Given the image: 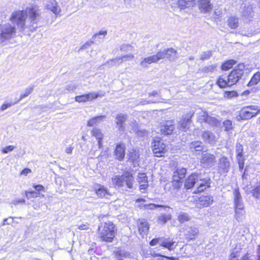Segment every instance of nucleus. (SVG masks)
I'll list each match as a JSON object with an SVG mask.
<instances>
[{"label":"nucleus","instance_id":"obj_1","mask_svg":"<svg viewBox=\"0 0 260 260\" xmlns=\"http://www.w3.org/2000/svg\"><path fill=\"white\" fill-rule=\"evenodd\" d=\"M10 20L15 24L20 31H34L42 24L43 18L37 7L26 8L25 11L13 12Z\"/></svg>","mask_w":260,"mask_h":260},{"label":"nucleus","instance_id":"obj_2","mask_svg":"<svg viewBox=\"0 0 260 260\" xmlns=\"http://www.w3.org/2000/svg\"><path fill=\"white\" fill-rule=\"evenodd\" d=\"M244 67V64H239L237 68L231 72L228 76H220L217 81V84L220 88L230 87L235 84L243 75Z\"/></svg>","mask_w":260,"mask_h":260},{"label":"nucleus","instance_id":"obj_3","mask_svg":"<svg viewBox=\"0 0 260 260\" xmlns=\"http://www.w3.org/2000/svg\"><path fill=\"white\" fill-rule=\"evenodd\" d=\"M116 234L115 226L111 221L105 222L99 227V237L102 241L112 242Z\"/></svg>","mask_w":260,"mask_h":260},{"label":"nucleus","instance_id":"obj_4","mask_svg":"<svg viewBox=\"0 0 260 260\" xmlns=\"http://www.w3.org/2000/svg\"><path fill=\"white\" fill-rule=\"evenodd\" d=\"M134 177L129 173H125L121 175H116L112 178L113 185L118 187H133Z\"/></svg>","mask_w":260,"mask_h":260},{"label":"nucleus","instance_id":"obj_5","mask_svg":"<svg viewBox=\"0 0 260 260\" xmlns=\"http://www.w3.org/2000/svg\"><path fill=\"white\" fill-rule=\"evenodd\" d=\"M16 34V28L11 24L7 23L0 25V41L2 43L14 38Z\"/></svg>","mask_w":260,"mask_h":260},{"label":"nucleus","instance_id":"obj_6","mask_svg":"<svg viewBox=\"0 0 260 260\" xmlns=\"http://www.w3.org/2000/svg\"><path fill=\"white\" fill-rule=\"evenodd\" d=\"M260 112V107L251 105L242 108L239 113V115L236 118L240 121L242 119H249L255 116Z\"/></svg>","mask_w":260,"mask_h":260},{"label":"nucleus","instance_id":"obj_7","mask_svg":"<svg viewBox=\"0 0 260 260\" xmlns=\"http://www.w3.org/2000/svg\"><path fill=\"white\" fill-rule=\"evenodd\" d=\"M186 173V170L185 168L178 169L174 172L172 183L174 188L178 189L181 186Z\"/></svg>","mask_w":260,"mask_h":260},{"label":"nucleus","instance_id":"obj_8","mask_svg":"<svg viewBox=\"0 0 260 260\" xmlns=\"http://www.w3.org/2000/svg\"><path fill=\"white\" fill-rule=\"evenodd\" d=\"M194 114L193 111H189L182 116V118L178 121L177 128L182 131L185 132L189 128L191 122V118Z\"/></svg>","mask_w":260,"mask_h":260},{"label":"nucleus","instance_id":"obj_9","mask_svg":"<svg viewBox=\"0 0 260 260\" xmlns=\"http://www.w3.org/2000/svg\"><path fill=\"white\" fill-rule=\"evenodd\" d=\"M134 57V54L132 53H128L113 58L110 60L108 61L105 64L108 65L109 67L118 66L124 61L132 60Z\"/></svg>","mask_w":260,"mask_h":260},{"label":"nucleus","instance_id":"obj_10","mask_svg":"<svg viewBox=\"0 0 260 260\" xmlns=\"http://www.w3.org/2000/svg\"><path fill=\"white\" fill-rule=\"evenodd\" d=\"M200 162L205 167L211 168L216 163V157L214 154L203 152L202 153Z\"/></svg>","mask_w":260,"mask_h":260},{"label":"nucleus","instance_id":"obj_11","mask_svg":"<svg viewBox=\"0 0 260 260\" xmlns=\"http://www.w3.org/2000/svg\"><path fill=\"white\" fill-rule=\"evenodd\" d=\"M152 151L156 157H161L167 151L166 145L160 140H154L152 143Z\"/></svg>","mask_w":260,"mask_h":260},{"label":"nucleus","instance_id":"obj_12","mask_svg":"<svg viewBox=\"0 0 260 260\" xmlns=\"http://www.w3.org/2000/svg\"><path fill=\"white\" fill-rule=\"evenodd\" d=\"M103 96H104V94H100L98 92H88L81 95L76 96L75 100L78 103H85L92 101L94 99Z\"/></svg>","mask_w":260,"mask_h":260},{"label":"nucleus","instance_id":"obj_13","mask_svg":"<svg viewBox=\"0 0 260 260\" xmlns=\"http://www.w3.org/2000/svg\"><path fill=\"white\" fill-rule=\"evenodd\" d=\"M174 128V122L172 120L163 121L160 123L159 125L161 133L165 135H171Z\"/></svg>","mask_w":260,"mask_h":260},{"label":"nucleus","instance_id":"obj_14","mask_svg":"<svg viewBox=\"0 0 260 260\" xmlns=\"http://www.w3.org/2000/svg\"><path fill=\"white\" fill-rule=\"evenodd\" d=\"M211 180L209 177L203 178L201 174H199V177L197 182L196 186L198 192H202L207 188L210 187Z\"/></svg>","mask_w":260,"mask_h":260},{"label":"nucleus","instance_id":"obj_15","mask_svg":"<svg viewBox=\"0 0 260 260\" xmlns=\"http://www.w3.org/2000/svg\"><path fill=\"white\" fill-rule=\"evenodd\" d=\"M199 120L201 122L204 121L212 126H216L218 123V121L216 118L209 116L206 111L201 112L199 115Z\"/></svg>","mask_w":260,"mask_h":260},{"label":"nucleus","instance_id":"obj_16","mask_svg":"<svg viewBox=\"0 0 260 260\" xmlns=\"http://www.w3.org/2000/svg\"><path fill=\"white\" fill-rule=\"evenodd\" d=\"M161 54L159 53L158 52L156 54L147 57H145L142 59L140 63V66L143 68H146L148 67V64H150L152 63H156L158 60L161 59Z\"/></svg>","mask_w":260,"mask_h":260},{"label":"nucleus","instance_id":"obj_17","mask_svg":"<svg viewBox=\"0 0 260 260\" xmlns=\"http://www.w3.org/2000/svg\"><path fill=\"white\" fill-rule=\"evenodd\" d=\"M159 53L161 54V59L166 58L171 61H173L178 57L176 50L172 48L165 49L162 51H159Z\"/></svg>","mask_w":260,"mask_h":260},{"label":"nucleus","instance_id":"obj_18","mask_svg":"<svg viewBox=\"0 0 260 260\" xmlns=\"http://www.w3.org/2000/svg\"><path fill=\"white\" fill-rule=\"evenodd\" d=\"M213 202V198L212 196H203L199 198L197 206L198 208H202L210 206Z\"/></svg>","mask_w":260,"mask_h":260},{"label":"nucleus","instance_id":"obj_19","mask_svg":"<svg viewBox=\"0 0 260 260\" xmlns=\"http://www.w3.org/2000/svg\"><path fill=\"white\" fill-rule=\"evenodd\" d=\"M199 177V174L198 173H194L191 174L186 179L184 186L186 189H190L197 185L198 179Z\"/></svg>","mask_w":260,"mask_h":260},{"label":"nucleus","instance_id":"obj_20","mask_svg":"<svg viewBox=\"0 0 260 260\" xmlns=\"http://www.w3.org/2000/svg\"><path fill=\"white\" fill-rule=\"evenodd\" d=\"M234 196L235 208L244 210V203L238 189H235L234 190Z\"/></svg>","mask_w":260,"mask_h":260},{"label":"nucleus","instance_id":"obj_21","mask_svg":"<svg viewBox=\"0 0 260 260\" xmlns=\"http://www.w3.org/2000/svg\"><path fill=\"white\" fill-rule=\"evenodd\" d=\"M230 167V162L226 157L223 156L219 160L218 168L221 173H227Z\"/></svg>","mask_w":260,"mask_h":260},{"label":"nucleus","instance_id":"obj_22","mask_svg":"<svg viewBox=\"0 0 260 260\" xmlns=\"http://www.w3.org/2000/svg\"><path fill=\"white\" fill-rule=\"evenodd\" d=\"M127 115L124 114H118L115 118L116 127L119 131H123L125 129V122L127 119Z\"/></svg>","mask_w":260,"mask_h":260},{"label":"nucleus","instance_id":"obj_23","mask_svg":"<svg viewBox=\"0 0 260 260\" xmlns=\"http://www.w3.org/2000/svg\"><path fill=\"white\" fill-rule=\"evenodd\" d=\"M94 190L96 194L101 198H108L111 196L107 188L102 185H97L94 188Z\"/></svg>","mask_w":260,"mask_h":260},{"label":"nucleus","instance_id":"obj_24","mask_svg":"<svg viewBox=\"0 0 260 260\" xmlns=\"http://www.w3.org/2000/svg\"><path fill=\"white\" fill-rule=\"evenodd\" d=\"M243 146L241 144L238 143L236 146V151L237 153V158L238 161L240 169H242L244 167V158L243 157Z\"/></svg>","mask_w":260,"mask_h":260},{"label":"nucleus","instance_id":"obj_25","mask_svg":"<svg viewBox=\"0 0 260 260\" xmlns=\"http://www.w3.org/2000/svg\"><path fill=\"white\" fill-rule=\"evenodd\" d=\"M125 145L123 143H120L116 146L114 153L116 159L122 160L125 156Z\"/></svg>","mask_w":260,"mask_h":260},{"label":"nucleus","instance_id":"obj_26","mask_svg":"<svg viewBox=\"0 0 260 260\" xmlns=\"http://www.w3.org/2000/svg\"><path fill=\"white\" fill-rule=\"evenodd\" d=\"M199 8L202 12L208 13L212 10V6L210 0H199Z\"/></svg>","mask_w":260,"mask_h":260},{"label":"nucleus","instance_id":"obj_27","mask_svg":"<svg viewBox=\"0 0 260 260\" xmlns=\"http://www.w3.org/2000/svg\"><path fill=\"white\" fill-rule=\"evenodd\" d=\"M137 181L140 184V189L145 190L148 186V180L147 177L145 173H139L138 175Z\"/></svg>","mask_w":260,"mask_h":260},{"label":"nucleus","instance_id":"obj_28","mask_svg":"<svg viewBox=\"0 0 260 260\" xmlns=\"http://www.w3.org/2000/svg\"><path fill=\"white\" fill-rule=\"evenodd\" d=\"M139 154L136 150H131L128 154L129 160L132 161L134 167L139 166Z\"/></svg>","mask_w":260,"mask_h":260},{"label":"nucleus","instance_id":"obj_29","mask_svg":"<svg viewBox=\"0 0 260 260\" xmlns=\"http://www.w3.org/2000/svg\"><path fill=\"white\" fill-rule=\"evenodd\" d=\"M203 140L211 144H214L216 138L215 135L210 131H205L202 134Z\"/></svg>","mask_w":260,"mask_h":260},{"label":"nucleus","instance_id":"obj_30","mask_svg":"<svg viewBox=\"0 0 260 260\" xmlns=\"http://www.w3.org/2000/svg\"><path fill=\"white\" fill-rule=\"evenodd\" d=\"M92 136L95 137L98 140V145L100 148L102 147V140L103 138V135L101 132V131L96 127L93 128L91 132Z\"/></svg>","mask_w":260,"mask_h":260},{"label":"nucleus","instance_id":"obj_31","mask_svg":"<svg viewBox=\"0 0 260 260\" xmlns=\"http://www.w3.org/2000/svg\"><path fill=\"white\" fill-rule=\"evenodd\" d=\"M174 243L175 242H174L173 240H171L169 238H161L160 246L164 247L169 250H172L175 248L174 246Z\"/></svg>","mask_w":260,"mask_h":260},{"label":"nucleus","instance_id":"obj_32","mask_svg":"<svg viewBox=\"0 0 260 260\" xmlns=\"http://www.w3.org/2000/svg\"><path fill=\"white\" fill-rule=\"evenodd\" d=\"M105 118V116L104 115L93 117L88 121L87 125L88 126H96L103 121Z\"/></svg>","mask_w":260,"mask_h":260},{"label":"nucleus","instance_id":"obj_33","mask_svg":"<svg viewBox=\"0 0 260 260\" xmlns=\"http://www.w3.org/2000/svg\"><path fill=\"white\" fill-rule=\"evenodd\" d=\"M139 233L141 235H146L149 230V224L145 220H141L138 224Z\"/></svg>","mask_w":260,"mask_h":260},{"label":"nucleus","instance_id":"obj_34","mask_svg":"<svg viewBox=\"0 0 260 260\" xmlns=\"http://www.w3.org/2000/svg\"><path fill=\"white\" fill-rule=\"evenodd\" d=\"M195 0H178V7L181 9H184L186 8L192 7L195 4Z\"/></svg>","mask_w":260,"mask_h":260},{"label":"nucleus","instance_id":"obj_35","mask_svg":"<svg viewBox=\"0 0 260 260\" xmlns=\"http://www.w3.org/2000/svg\"><path fill=\"white\" fill-rule=\"evenodd\" d=\"M227 23L228 26L232 29H235L238 27L239 25V21L238 18L234 16L230 17L228 20Z\"/></svg>","mask_w":260,"mask_h":260},{"label":"nucleus","instance_id":"obj_36","mask_svg":"<svg viewBox=\"0 0 260 260\" xmlns=\"http://www.w3.org/2000/svg\"><path fill=\"white\" fill-rule=\"evenodd\" d=\"M202 142L201 141H197L192 142L189 144V149L191 151H198L202 150Z\"/></svg>","mask_w":260,"mask_h":260},{"label":"nucleus","instance_id":"obj_37","mask_svg":"<svg viewBox=\"0 0 260 260\" xmlns=\"http://www.w3.org/2000/svg\"><path fill=\"white\" fill-rule=\"evenodd\" d=\"M199 230L196 227H191L186 235L187 238L190 240H193L195 237L198 236Z\"/></svg>","mask_w":260,"mask_h":260},{"label":"nucleus","instance_id":"obj_38","mask_svg":"<svg viewBox=\"0 0 260 260\" xmlns=\"http://www.w3.org/2000/svg\"><path fill=\"white\" fill-rule=\"evenodd\" d=\"M177 219L180 223L188 221L190 219V217L187 213L180 212L178 214Z\"/></svg>","mask_w":260,"mask_h":260},{"label":"nucleus","instance_id":"obj_39","mask_svg":"<svg viewBox=\"0 0 260 260\" xmlns=\"http://www.w3.org/2000/svg\"><path fill=\"white\" fill-rule=\"evenodd\" d=\"M172 218V215L171 214H161L160 215L158 218L157 220L158 222L160 223H162L163 224H165L166 223V222L171 220Z\"/></svg>","mask_w":260,"mask_h":260},{"label":"nucleus","instance_id":"obj_40","mask_svg":"<svg viewBox=\"0 0 260 260\" xmlns=\"http://www.w3.org/2000/svg\"><path fill=\"white\" fill-rule=\"evenodd\" d=\"M260 81V73L257 72L251 78L248 84V86H251L257 84Z\"/></svg>","mask_w":260,"mask_h":260},{"label":"nucleus","instance_id":"obj_41","mask_svg":"<svg viewBox=\"0 0 260 260\" xmlns=\"http://www.w3.org/2000/svg\"><path fill=\"white\" fill-rule=\"evenodd\" d=\"M51 4L53 5V7H50V10H51L55 15H58L61 12V9L58 6L57 3L55 0H51Z\"/></svg>","mask_w":260,"mask_h":260},{"label":"nucleus","instance_id":"obj_42","mask_svg":"<svg viewBox=\"0 0 260 260\" xmlns=\"http://www.w3.org/2000/svg\"><path fill=\"white\" fill-rule=\"evenodd\" d=\"M236 63V61L234 60H229L222 64L221 69L223 71H227L231 69Z\"/></svg>","mask_w":260,"mask_h":260},{"label":"nucleus","instance_id":"obj_43","mask_svg":"<svg viewBox=\"0 0 260 260\" xmlns=\"http://www.w3.org/2000/svg\"><path fill=\"white\" fill-rule=\"evenodd\" d=\"M222 14V10L221 8H218L217 9H215L214 11V16L213 17L214 21H221V18Z\"/></svg>","mask_w":260,"mask_h":260},{"label":"nucleus","instance_id":"obj_44","mask_svg":"<svg viewBox=\"0 0 260 260\" xmlns=\"http://www.w3.org/2000/svg\"><path fill=\"white\" fill-rule=\"evenodd\" d=\"M144 207L145 209H148L150 210H153L157 207H161L165 209V211H168V210L170 209V208L168 206L155 205L154 204H146L144 206Z\"/></svg>","mask_w":260,"mask_h":260},{"label":"nucleus","instance_id":"obj_45","mask_svg":"<svg viewBox=\"0 0 260 260\" xmlns=\"http://www.w3.org/2000/svg\"><path fill=\"white\" fill-rule=\"evenodd\" d=\"M34 87L33 86H29L27 88H26L24 92V93H22L20 96V99L16 102L15 103H17V102H19L23 98L27 96L29 94H30L32 90H34Z\"/></svg>","mask_w":260,"mask_h":260},{"label":"nucleus","instance_id":"obj_46","mask_svg":"<svg viewBox=\"0 0 260 260\" xmlns=\"http://www.w3.org/2000/svg\"><path fill=\"white\" fill-rule=\"evenodd\" d=\"M119 49L122 52H132L134 50V47L129 44H122L120 46Z\"/></svg>","mask_w":260,"mask_h":260},{"label":"nucleus","instance_id":"obj_47","mask_svg":"<svg viewBox=\"0 0 260 260\" xmlns=\"http://www.w3.org/2000/svg\"><path fill=\"white\" fill-rule=\"evenodd\" d=\"M107 35V30H100L99 32L95 34L93 38L95 40H103L104 39V37Z\"/></svg>","mask_w":260,"mask_h":260},{"label":"nucleus","instance_id":"obj_48","mask_svg":"<svg viewBox=\"0 0 260 260\" xmlns=\"http://www.w3.org/2000/svg\"><path fill=\"white\" fill-rule=\"evenodd\" d=\"M216 68V66L215 64L210 65L209 66L204 67L202 69V71L204 73H209L213 72Z\"/></svg>","mask_w":260,"mask_h":260},{"label":"nucleus","instance_id":"obj_49","mask_svg":"<svg viewBox=\"0 0 260 260\" xmlns=\"http://www.w3.org/2000/svg\"><path fill=\"white\" fill-rule=\"evenodd\" d=\"M244 210H240L239 209L235 208V218L238 221L241 220L243 216L244 215Z\"/></svg>","mask_w":260,"mask_h":260},{"label":"nucleus","instance_id":"obj_50","mask_svg":"<svg viewBox=\"0 0 260 260\" xmlns=\"http://www.w3.org/2000/svg\"><path fill=\"white\" fill-rule=\"evenodd\" d=\"M223 125L224 128V130L226 131H228L231 130L233 128L232 122L230 120H225L223 122Z\"/></svg>","mask_w":260,"mask_h":260},{"label":"nucleus","instance_id":"obj_51","mask_svg":"<svg viewBox=\"0 0 260 260\" xmlns=\"http://www.w3.org/2000/svg\"><path fill=\"white\" fill-rule=\"evenodd\" d=\"M77 88V86L74 84H69L65 86L64 93L67 92L74 91Z\"/></svg>","mask_w":260,"mask_h":260},{"label":"nucleus","instance_id":"obj_52","mask_svg":"<svg viewBox=\"0 0 260 260\" xmlns=\"http://www.w3.org/2000/svg\"><path fill=\"white\" fill-rule=\"evenodd\" d=\"M39 194V193H38L37 192H36L35 191H25L26 197L28 199H29L30 198H37Z\"/></svg>","mask_w":260,"mask_h":260},{"label":"nucleus","instance_id":"obj_53","mask_svg":"<svg viewBox=\"0 0 260 260\" xmlns=\"http://www.w3.org/2000/svg\"><path fill=\"white\" fill-rule=\"evenodd\" d=\"M211 56V52L210 51H207L203 52L200 57V59L202 60L209 59Z\"/></svg>","mask_w":260,"mask_h":260},{"label":"nucleus","instance_id":"obj_54","mask_svg":"<svg viewBox=\"0 0 260 260\" xmlns=\"http://www.w3.org/2000/svg\"><path fill=\"white\" fill-rule=\"evenodd\" d=\"M15 147L13 146V145H9L8 146H7V147H5L3 148L2 149V152L3 153H8L9 152H11L12 150H13L15 148Z\"/></svg>","mask_w":260,"mask_h":260},{"label":"nucleus","instance_id":"obj_55","mask_svg":"<svg viewBox=\"0 0 260 260\" xmlns=\"http://www.w3.org/2000/svg\"><path fill=\"white\" fill-rule=\"evenodd\" d=\"M240 256V251L237 250H233L231 253L230 259V260H235V258Z\"/></svg>","mask_w":260,"mask_h":260},{"label":"nucleus","instance_id":"obj_56","mask_svg":"<svg viewBox=\"0 0 260 260\" xmlns=\"http://www.w3.org/2000/svg\"><path fill=\"white\" fill-rule=\"evenodd\" d=\"M237 93L235 91H227L225 92V96L228 98L237 96Z\"/></svg>","mask_w":260,"mask_h":260},{"label":"nucleus","instance_id":"obj_57","mask_svg":"<svg viewBox=\"0 0 260 260\" xmlns=\"http://www.w3.org/2000/svg\"><path fill=\"white\" fill-rule=\"evenodd\" d=\"M161 240V238L153 239L150 242L149 244L151 246H155L157 244H159V245H160Z\"/></svg>","mask_w":260,"mask_h":260},{"label":"nucleus","instance_id":"obj_58","mask_svg":"<svg viewBox=\"0 0 260 260\" xmlns=\"http://www.w3.org/2000/svg\"><path fill=\"white\" fill-rule=\"evenodd\" d=\"M253 195L256 198H260V186H257L253 189Z\"/></svg>","mask_w":260,"mask_h":260},{"label":"nucleus","instance_id":"obj_59","mask_svg":"<svg viewBox=\"0 0 260 260\" xmlns=\"http://www.w3.org/2000/svg\"><path fill=\"white\" fill-rule=\"evenodd\" d=\"M148 134V132L145 129L138 130L137 132V135L140 137L147 136Z\"/></svg>","mask_w":260,"mask_h":260},{"label":"nucleus","instance_id":"obj_60","mask_svg":"<svg viewBox=\"0 0 260 260\" xmlns=\"http://www.w3.org/2000/svg\"><path fill=\"white\" fill-rule=\"evenodd\" d=\"M34 187L38 193H39L40 191H45V188L42 185H34Z\"/></svg>","mask_w":260,"mask_h":260},{"label":"nucleus","instance_id":"obj_61","mask_svg":"<svg viewBox=\"0 0 260 260\" xmlns=\"http://www.w3.org/2000/svg\"><path fill=\"white\" fill-rule=\"evenodd\" d=\"M92 44H93V41H87L81 46L80 49H86L88 48V47L90 46Z\"/></svg>","mask_w":260,"mask_h":260},{"label":"nucleus","instance_id":"obj_62","mask_svg":"<svg viewBox=\"0 0 260 260\" xmlns=\"http://www.w3.org/2000/svg\"><path fill=\"white\" fill-rule=\"evenodd\" d=\"M13 104L11 103L4 104L0 108V111H4L8 108L10 107Z\"/></svg>","mask_w":260,"mask_h":260},{"label":"nucleus","instance_id":"obj_63","mask_svg":"<svg viewBox=\"0 0 260 260\" xmlns=\"http://www.w3.org/2000/svg\"><path fill=\"white\" fill-rule=\"evenodd\" d=\"M24 202H25V200L24 199H17V200H14L12 202V204H14V205H16L19 203H24Z\"/></svg>","mask_w":260,"mask_h":260},{"label":"nucleus","instance_id":"obj_64","mask_svg":"<svg viewBox=\"0 0 260 260\" xmlns=\"http://www.w3.org/2000/svg\"><path fill=\"white\" fill-rule=\"evenodd\" d=\"M31 172V170L28 168H25L23 169L21 172V175H27L28 174Z\"/></svg>","mask_w":260,"mask_h":260}]
</instances>
